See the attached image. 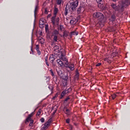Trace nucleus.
Masks as SVG:
<instances>
[{"mask_svg": "<svg viewBox=\"0 0 130 130\" xmlns=\"http://www.w3.org/2000/svg\"><path fill=\"white\" fill-rule=\"evenodd\" d=\"M110 7L115 12H121V13H123L124 9H126L127 7H128V2L127 0L121 1L120 5H117V4L112 3L110 4Z\"/></svg>", "mask_w": 130, "mask_h": 130, "instance_id": "obj_1", "label": "nucleus"}, {"mask_svg": "<svg viewBox=\"0 0 130 130\" xmlns=\"http://www.w3.org/2000/svg\"><path fill=\"white\" fill-rule=\"evenodd\" d=\"M93 17L95 19H98L99 22L98 24L100 26H104L105 23V19H104V15L101 12H95L93 14Z\"/></svg>", "mask_w": 130, "mask_h": 130, "instance_id": "obj_2", "label": "nucleus"}, {"mask_svg": "<svg viewBox=\"0 0 130 130\" xmlns=\"http://www.w3.org/2000/svg\"><path fill=\"white\" fill-rule=\"evenodd\" d=\"M79 6V1L75 0L70 4V6H68L69 9L72 10V11H75L77 10V7Z\"/></svg>", "mask_w": 130, "mask_h": 130, "instance_id": "obj_3", "label": "nucleus"}, {"mask_svg": "<svg viewBox=\"0 0 130 130\" xmlns=\"http://www.w3.org/2000/svg\"><path fill=\"white\" fill-rule=\"evenodd\" d=\"M58 53H61L60 56H59V58L63 60V61H66L68 60L67 58V56H66V50L63 49H61V50H58Z\"/></svg>", "mask_w": 130, "mask_h": 130, "instance_id": "obj_4", "label": "nucleus"}, {"mask_svg": "<svg viewBox=\"0 0 130 130\" xmlns=\"http://www.w3.org/2000/svg\"><path fill=\"white\" fill-rule=\"evenodd\" d=\"M57 13H58V8L55 7L54 10V16L51 18V23L53 25H55V18Z\"/></svg>", "mask_w": 130, "mask_h": 130, "instance_id": "obj_5", "label": "nucleus"}, {"mask_svg": "<svg viewBox=\"0 0 130 130\" xmlns=\"http://www.w3.org/2000/svg\"><path fill=\"white\" fill-rule=\"evenodd\" d=\"M72 88H71V87H70L68 89H65L64 90H63L60 94V99H62L63 97L66 96V95H67V94H69V93H70V92H72Z\"/></svg>", "mask_w": 130, "mask_h": 130, "instance_id": "obj_6", "label": "nucleus"}, {"mask_svg": "<svg viewBox=\"0 0 130 130\" xmlns=\"http://www.w3.org/2000/svg\"><path fill=\"white\" fill-rule=\"evenodd\" d=\"M61 49H63V48H62L60 45H54V51H55V50H57L58 51V50H61Z\"/></svg>", "mask_w": 130, "mask_h": 130, "instance_id": "obj_7", "label": "nucleus"}, {"mask_svg": "<svg viewBox=\"0 0 130 130\" xmlns=\"http://www.w3.org/2000/svg\"><path fill=\"white\" fill-rule=\"evenodd\" d=\"M66 68H68L71 70V71H74L75 70V64L74 63H70V66H65Z\"/></svg>", "mask_w": 130, "mask_h": 130, "instance_id": "obj_8", "label": "nucleus"}, {"mask_svg": "<svg viewBox=\"0 0 130 130\" xmlns=\"http://www.w3.org/2000/svg\"><path fill=\"white\" fill-rule=\"evenodd\" d=\"M57 62L58 64V67H64V64L62 61L60 60V59H57Z\"/></svg>", "mask_w": 130, "mask_h": 130, "instance_id": "obj_9", "label": "nucleus"}, {"mask_svg": "<svg viewBox=\"0 0 130 130\" xmlns=\"http://www.w3.org/2000/svg\"><path fill=\"white\" fill-rule=\"evenodd\" d=\"M99 8L103 10V11H106V10H107V6H106V5H104V4L99 6Z\"/></svg>", "mask_w": 130, "mask_h": 130, "instance_id": "obj_10", "label": "nucleus"}, {"mask_svg": "<svg viewBox=\"0 0 130 130\" xmlns=\"http://www.w3.org/2000/svg\"><path fill=\"white\" fill-rule=\"evenodd\" d=\"M96 3L98 4V7L102 6L103 4H104V0H95Z\"/></svg>", "mask_w": 130, "mask_h": 130, "instance_id": "obj_11", "label": "nucleus"}, {"mask_svg": "<svg viewBox=\"0 0 130 130\" xmlns=\"http://www.w3.org/2000/svg\"><path fill=\"white\" fill-rule=\"evenodd\" d=\"M36 50L37 52L38 55H40L41 54V51L39 50V45H36Z\"/></svg>", "mask_w": 130, "mask_h": 130, "instance_id": "obj_12", "label": "nucleus"}, {"mask_svg": "<svg viewBox=\"0 0 130 130\" xmlns=\"http://www.w3.org/2000/svg\"><path fill=\"white\" fill-rule=\"evenodd\" d=\"M79 35V32L77 31V32H75V31H72L70 35H69V36L70 37V38H72V37H73V36L74 35Z\"/></svg>", "mask_w": 130, "mask_h": 130, "instance_id": "obj_13", "label": "nucleus"}, {"mask_svg": "<svg viewBox=\"0 0 130 130\" xmlns=\"http://www.w3.org/2000/svg\"><path fill=\"white\" fill-rule=\"evenodd\" d=\"M48 127H49V125L45 123L44 126L41 128V130H46L48 128Z\"/></svg>", "mask_w": 130, "mask_h": 130, "instance_id": "obj_14", "label": "nucleus"}, {"mask_svg": "<svg viewBox=\"0 0 130 130\" xmlns=\"http://www.w3.org/2000/svg\"><path fill=\"white\" fill-rule=\"evenodd\" d=\"M83 6H80L77 10V14L79 15V14H81L82 13V9H83Z\"/></svg>", "mask_w": 130, "mask_h": 130, "instance_id": "obj_15", "label": "nucleus"}, {"mask_svg": "<svg viewBox=\"0 0 130 130\" xmlns=\"http://www.w3.org/2000/svg\"><path fill=\"white\" fill-rule=\"evenodd\" d=\"M77 23L76 18H72L70 22L71 25H75Z\"/></svg>", "mask_w": 130, "mask_h": 130, "instance_id": "obj_16", "label": "nucleus"}, {"mask_svg": "<svg viewBox=\"0 0 130 130\" xmlns=\"http://www.w3.org/2000/svg\"><path fill=\"white\" fill-rule=\"evenodd\" d=\"M116 19V17L115 16V14L113 13L111 16V20L112 22H114Z\"/></svg>", "mask_w": 130, "mask_h": 130, "instance_id": "obj_17", "label": "nucleus"}, {"mask_svg": "<svg viewBox=\"0 0 130 130\" xmlns=\"http://www.w3.org/2000/svg\"><path fill=\"white\" fill-rule=\"evenodd\" d=\"M49 59V60H50L51 63H53V62H54V57H53V55L50 56Z\"/></svg>", "mask_w": 130, "mask_h": 130, "instance_id": "obj_18", "label": "nucleus"}, {"mask_svg": "<svg viewBox=\"0 0 130 130\" xmlns=\"http://www.w3.org/2000/svg\"><path fill=\"white\" fill-rule=\"evenodd\" d=\"M51 122H52V117L50 118L45 123L49 126L50 125V123H51Z\"/></svg>", "mask_w": 130, "mask_h": 130, "instance_id": "obj_19", "label": "nucleus"}, {"mask_svg": "<svg viewBox=\"0 0 130 130\" xmlns=\"http://www.w3.org/2000/svg\"><path fill=\"white\" fill-rule=\"evenodd\" d=\"M63 37H68V36H69V31L64 30L63 32Z\"/></svg>", "mask_w": 130, "mask_h": 130, "instance_id": "obj_20", "label": "nucleus"}, {"mask_svg": "<svg viewBox=\"0 0 130 130\" xmlns=\"http://www.w3.org/2000/svg\"><path fill=\"white\" fill-rule=\"evenodd\" d=\"M61 78H62V79H63V80H64V81H66V83H67V82H68V79H69L68 78V74H67L65 76H61Z\"/></svg>", "mask_w": 130, "mask_h": 130, "instance_id": "obj_21", "label": "nucleus"}, {"mask_svg": "<svg viewBox=\"0 0 130 130\" xmlns=\"http://www.w3.org/2000/svg\"><path fill=\"white\" fill-rule=\"evenodd\" d=\"M65 114H67V115H71V113L70 109H67L66 111H64Z\"/></svg>", "mask_w": 130, "mask_h": 130, "instance_id": "obj_22", "label": "nucleus"}, {"mask_svg": "<svg viewBox=\"0 0 130 130\" xmlns=\"http://www.w3.org/2000/svg\"><path fill=\"white\" fill-rule=\"evenodd\" d=\"M116 94H119V92H116V93H113L111 95V97L113 100H114L115 98H116L117 95Z\"/></svg>", "mask_w": 130, "mask_h": 130, "instance_id": "obj_23", "label": "nucleus"}, {"mask_svg": "<svg viewBox=\"0 0 130 130\" xmlns=\"http://www.w3.org/2000/svg\"><path fill=\"white\" fill-rule=\"evenodd\" d=\"M69 7H68V5H66V7L65 8V13L64 15L65 16H67L69 13Z\"/></svg>", "mask_w": 130, "mask_h": 130, "instance_id": "obj_24", "label": "nucleus"}, {"mask_svg": "<svg viewBox=\"0 0 130 130\" xmlns=\"http://www.w3.org/2000/svg\"><path fill=\"white\" fill-rule=\"evenodd\" d=\"M59 34V32H58V30L57 29H54L53 32V35H58Z\"/></svg>", "mask_w": 130, "mask_h": 130, "instance_id": "obj_25", "label": "nucleus"}, {"mask_svg": "<svg viewBox=\"0 0 130 130\" xmlns=\"http://www.w3.org/2000/svg\"><path fill=\"white\" fill-rule=\"evenodd\" d=\"M38 12V6L36 5L35 7V18H36V12Z\"/></svg>", "mask_w": 130, "mask_h": 130, "instance_id": "obj_26", "label": "nucleus"}, {"mask_svg": "<svg viewBox=\"0 0 130 130\" xmlns=\"http://www.w3.org/2000/svg\"><path fill=\"white\" fill-rule=\"evenodd\" d=\"M57 74L58 76H59L60 77H62V71L61 70H58V71H57Z\"/></svg>", "mask_w": 130, "mask_h": 130, "instance_id": "obj_27", "label": "nucleus"}, {"mask_svg": "<svg viewBox=\"0 0 130 130\" xmlns=\"http://www.w3.org/2000/svg\"><path fill=\"white\" fill-rule=\"evenodd\" d=\"M39 41H40V43H41V44H44L45 41V40H44V39L41 38L39 39Z\"/></svg>", "mask_w": 130, "mask_h": 130, "instance_id": "obj_28", "label": "nucleus"}, {"mask_svg": "<svg viewBox=\"0 0 130 130\" xmlns=\"http://www.w3.org/2000/svg\"><path fill=\"white\" fill-rule=\"evenodd\" d=\"M53 40L55 42H57V36L56 35H53Z\"/></svg>", "mask_w": 130, "mask_h": 130, "instance_id": "obj_29", "label": "nucleus"}, {"mask_svg": "<svg viewBox=\"0 0 130 130\" xmlns=\"http://www.w3.org/2000/svg\"><path fill=\"white\" fill-rule=\"evenodd\" d=\"M32 116L31 115V114H29L27 118L25 119V122H28V120L30 119Z\"/></svg>", "mask_w": 130, "mask_h": 130, "instance_id": "obj_30", "label": "nucleus"}, {"mask_svg": "<svg viewBox=\"0 0 130 130\" xmlns=\"http://www.w3.org/2000/svg\"><path fill=\"white\" fill-rule=\"evenodd\" d=\"M71 99V98H70V96H68L66 98L65 100H64V102H68L69 100Z\"/></svg>", "mask_w": 130, "mask_h": 130, "instance_id": "obj_31", "label": "nucleus"}, {"mask_svg": "<svg viewBox=\"0 0 130 130\" xmlns=\"http://www.w3.org/2000/svg\"><path fill=\"white\" fill-rule=\"evenodd\" d=\"M58 96V93H56L55 95L52 98L53 100H55V98H57Z\"/></svg>", "mask_w": 130, "mask_h": 130, "instance_id": "obj_32", "label": "nucleus"}, {"mask_svg": "<svg viewBox=\"0 0 130 130\" xmlns=\"http://www.w3.org/2000/svg\"><path fill=\"white\" fill-rule=\"evenodd\" d=\"M39 23L40 24H44V19L43 18H41L40 19Z\"/></svg>", "mask_w": 130, "mask_h": 130, "instance_id": "obj_33", "label": "nucleus"}, {"mask_svg": "<svg viewBox=\"0 0 130 130\" xmlns=\"http://www.w3.org/2000/svg\"><path fill=\"white\" fill-rule=\"evenodd\" d=\"M39 27L41 28V29L44 28V23H39Z\"/></svg>", "mask_w": 130, "mask_h": 130, "instance_id": "obj_34", "label": "nucleus"}, {"mask_svg": "<svg viewBox=\"0 0 130 130\" xmlns=\"http://www.w3.org/2000/svg\"><path fill=\"white\" fill-rule=\"evenodd\" d=\"M40 114H41V109H40L37 113L36 116H39Z\"/></svg>", "mask_w": 130, "mask_h": 130, "instance_id": "obj_35", "label": "nucleus"}, {"mask_svg": "<svg viewBox=\"0 0 130 130\" xmlns=\"http://www.w3.org/2000/svg\"><path fill=\"white\" fill-rule=\"evenodd\" d=\"M63 28V26L62 25H60L59 27L58 26V29L60 30V31H62Z\"/></svg>", "mask_w": 130, "mask_h": 130, "instance_id": "obj_36", "label": "nucleus"}, {"mask_svg": "<svg viewBox=\"0 0 130 130\" xmlns=\"http://www.w3.org/2000/svg\"><path fill=\"white\" fill-rule=\"evenodd\" d=\"M48 88L49 89V90H50V91H52L53 90V86L50 85L48 86Z\"/></svg>", "mask_w": 130, "mask_h": 130, "instance_id": "obj_37", "label": "nucleus"}, {"mask_svg": "<svg viewBox=\"0 0 130 130\" xmlns=\"http://www.w3.org/2000/svg\"><path fill=\"white\" fill-rule=\"evenodd\" d=\"M66 62H65V64H66V67H69L70 66V63H69V61L67 59V61H65Z\"/></svg>", "mask_w": 130, "mask_h": 130, "instance_id": "obj_38", "label": "nucleus"}, {"mask_svg": "<svg viewBox=\"0 0 130 130\" xmlns=\"http://www.w3.org/2000/svg\"><path fill=\"white\" fill-rule=\"evenodd\" d=\"M50 72L51 73V75L52 77H54V73H53V71L52 69L50 70Z\"/></svg>", "mask_w": 130, "mask_h": 130, "instance_id": "obj_39", "label": "nucleus"}, {"mask_svg": "<svg viewBox=\"0 0 130 130\" xmlns=\"http://www.w3.org/2000/svg\"><path fill=\"white\" fill-rule=\"evenodd\" d=\"M57 5H61V0H57Z\"/></svg>", "mask_w": 130, "mask_h": 130, "instance_id": "obj_40", "label": "nucleus"}, {"mask_svg": "<svg viewBox=\"0 0 130 130\" xmlns=\"http://www.w3.org/2000/svg\"><path fill=\"white\" fill-rule=\"evenodd\" d=\"M105 61H107V62H110V60H109V58H105L104 59Z\"/></svg>", "mask_w": 130, "mask_h": 130, "instance_id": "obj_41", "label": "nucleus"}, {"mask_svg": "<svg viewBox=\"0 0 130 130\" xmlns=\"http://www.w3.org/2000/svg\"><path fill=\"white\" fill-rule=\"evenodd\" d=\"M55 22H56V23H59V17L56 18Z\"/></svg>", "mask_w": 130, "mask_h": 130, "instance_id": "obj_42", "label": "nucleus"}, {"mask_svg": "<svg viewBox=\"0 0 130 130\" xmlns=\"http://www.w3.org/2000/svg\"><path fill=\"white\" fill-rule=\"evenodd\" d=\"M45 31H46V32H47V31H48V24L45 25Z\"/></svg>", "mask_w": 130, "mask_h": 130, "instance_id": "obj_43", "label": "nucleus"}, {"mask_svg": "<svg viewBox=\"0 0 130 130\" xmlns=\"http://www.w3.org/2000/svg\"><path fill=\"white\" fill-rule=\"evenodd\" d=\"M67 123H70V121H71V119L70 118H68L66 120Z\"/></svg>", "mask_w": 130, "mask_h": 130, "instance_id": "obj_44", "label": "nucleus"}, {"mask_svg": "<svg viewBox=\"0 0 130 130\" xmlns=\"http://www.w3.org/2000/svg\"><path fill=\"white\" fill-rule=\"evenodd\" d=\"M80 76V73H76L75 74V77H76V78H79V77Z\"/></svg>", "mask_w": 130, "mask_h": 130, "instance_id": "obj_45", "label": "nucleus"}, {"mask_svg": "<svg viewBox=\"0 0 130 130\" xmlns=\"http://www.w3.org/2000/svg\"><path fill=\"white\" fill-rule=\"evenodd\" d=\"M40 121H41V122H42V123H43V122H44V118L42 117V118L40 119Z\"/></svg>", "mask_w": 130, "mask_h": 130, "instance_id": "obj_46", "label": "nucleus"}, {"mask_svg": "<svg viewBox=\"0 0 130 130\" xmlns=\"http://www.w3.org/2000/svg\"><path fill=\"white\" fill-rule=\"evenodd\" d=\"M45 14L46 15H48V12L47 11V8H45Z\"/></svg>", "mask_w": 130, "mask_h": 130, "instance_id": "obj_47", "label": "nucleus"}, {"mask_svg": "<svg viewBox=\"0 0 130 130\" xmlns=\"http://www.w3.org/2000/svg\"><path fill=\"white\" fill-rule=\"evenodd\" d=\"M68 83V81H66H66H63V82H62V84H63V86H66V85H67V83Z\"/></svg>", "mask_w": 130, "mask_h": 130, "instance_id": "obj_48", "label": "nucleus"}, {"mask_svg": "<svg viewBox=\"0 0 130 130\" xmlns=\"http://www.w3.org/2000/svg\"><path fill=\"white\" fill-rule=\"evenodd\" d=\"M45 62L47 67H49V63H48V60L45 61Z\"/></svg>", "mask_w": 130, "mask_h": 130, "instance_id": "obj_49", "label": "nucleus"}, {"mask_svg": "<svg viewBox=\"0 0 130 130\" xmlns=\"http://www.w3.org/2000/svg\"><path fill=\"white\" fill-rule=\"evenodd\" d=\"M29 121H30V122H32H32H34V120H33L32 118L29 119V120H28V122H29Z\"/></svg>", "mask_w": 130, "mask_h": 130, "instance_id": "obj_50", "label": "nucleus"}, {"mask_svg": "<svg viewBox=\"0 0 130 130\" xmlns=\"http://www.w3.org/2000/svg\"><path fill=\"white\" fill-rule=\"evenodd\" d=\"M102 63H98L96 64L95 67H100L101 66Z\"/></svg>", "mask_w": 130, "mask_h": 130, "instance_id": "obj_51", "label": "nucleus"}, {"mask_svg": "<svg viewBox=\"0 0 130 130\" xmlns=\"http://www.w3.org/2000/svg\"><path fill=\"white\" fill-rule=\"evenodd\" d=\"M33 121H32V122H30V123L29 124V126H32V125H33Z\"/></svg>", "mask_w": 130, "mask_h": 130, "instance_id": "obj_52", "label": "nucleus"}, {"mask_svg": "<svg viewBox=\"0 0 130 130\" xmlns=\"http://www.w3.org/2000/svg\"><path fill=\"white\" fill-rule=\"evenodd\" d=\"M45 61L48 60V55H47L45 57Z\"/></svg>", "mask_w": 130, "mask_h": 130, "instance_id": "obj_53", "label": "nucleus"}, {"mask_svg": "<svg viewBox=\"0 0 130 130\" xmlns=\"http://www.w3.org/2000/svg\"><path fill=\"white\" fill-rule=\"evenodd\" d=\"M39 35H40L41 36H42V35H43V34H42V31H39Z\"/></svg>", "mask_w": 130, "mask_h": 130, "instance_id": "obj_54", "label": "nucleus"}, {"mask_svg": "<svg viewBox=\"0 0 130 130\" xmlns=\"http://www.w3.org/2000/svg\"><path fill=\"white\" fill-rule=\"evenodd\" d=\"M55 113H56V110H55V111L52 113V116L54 115V114H55Z\"/></svg>", "mask_w": 130, "mask_h": 130, "instance_id": "obj_55", "label": "nucleus"}, {"mask_svg": "<svg viewBox=\"0 0 130 130\" xmlns=\"http://www.w3.org/2000/svg\"><path fill=\"white\" fill-rule=\"evenodd\" d=\"M70 128H71V130L73 129V125L71 124H69Z\"/></svg>", "mask_w": 130, "mask_h": 130, "instance_id": "obj_56", "label": "nucleus"}, {"mask_svg": "<svg viewBox=\"0 0 130 130\" xmlns=\"http://www.w3.org/2000/svg\"><path fill=\"white\" fill-rule=\"evenodd\" d=\"M51 16V14H49L48 15V16H47V18H50V16Z\"/></svg>", "mask_w": 130, "mask_h": 130, "instance_id": "obj_57", "label": "nucleus"}, {"mask_svg": "<svg viewBox=\"0 0 130 130\" xmlns=\"http://www.w3.org/2000/svg\"><path fill=\"white\" fill-rule=\"evenodd\" d=\"M117 53H118L117 52H115V53H113V54L115 55V56H116V55H117Z\"/></svg>", "mask_w": 130, "mask_h": 130, "instance_id": "obj_58", "label": "nucleus"}, {"mask_svg": "<svg viewBox=\"0 0 130 130\" xmlns=\"http://www.w3.org/2000/svg\"><path fill=\"white\" fill-rule=\"evenodd\" d=\"M31 116L34 115V112H32L31 114H30Z\"/></svg>", "mask_w": 130, "mask_h": 130, "instance_id": "obj_59", "label": "nucleus"}, {"mask_svg": "<svg viewBox=\"0 0 130 130\" xmlns=\"http://www.w3.org/2000/svg\"><path fill=\"white\" fill-rule=\"evenodd\" d=\"M75 73H79V69H76V71H75Z\"/></svg>", "mask_w": 130, "mask_h": 130, "instance_id": "obj_60", "label": "nucleus"}, {"mask_svg": "<svg viewBox=\"0 0 130 130\" xmlns=\"http://www.w3.org/2000/svg\"><path fill=\"white\" fill-rule=\"evenodd\" d=\"M66 109L67 110V107H64L63 109V111H66Z\"/></svg>", "mask_w": 130, "mask_h": 130, "instance_id": "obj_61", "label": "nucleus"}, {"mask_svg": "<svg viewBox=\"0 0 130 130\" xmlns=\"http://www.w3.org/2000/svg\"><path fill=\"white\" fill-rule=\"evenodd\" d=\"M31 51H32V52H33V46H31Z\"/></svg>", "mask_w": 130, "mask_h": 130, "instance_id": "obj_62", "label": "nucleus"}, {"mask_svg": "<svg viewBox=\"0 0 130 130\" xmlns=\"http://www.w3.org/2000/svg\"><path fill=\"white\" fill-rule=\"evenodd\" d=\"M57 26H59V22H56Z\"/></svg>", "mask_w": 130, "mask_h": 130, "instance_id": "obj_63", "label": "nucleus"}, {"mask_svg": "<svg viewBox=\"0 0 130 130\" xmlns=\"http://www.w3.org/2000/svg\"><path fill=\"white\" fill-rule=\"evenodd\" d=\"M74 125H75L76 126H77V125H78V124L77 123H74Z\"/></svg>", "mask_w": 130, "mask_h": 130, "instance_id": "obj_64", "label": "nucleus"}]
</instances>
